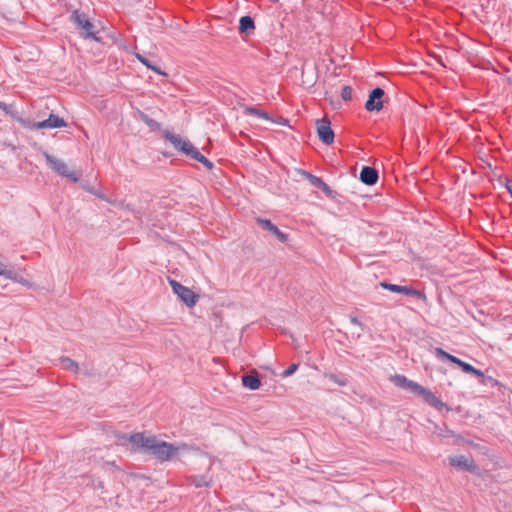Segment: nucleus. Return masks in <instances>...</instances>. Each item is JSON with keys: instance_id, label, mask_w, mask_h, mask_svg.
Listing matches in <instances>:
<instances>
[{"instance_id": "9", "label": "nucleus", "mask_w": 512, "mask_h": 512, "mask_svg": "<svg viewBox=\"0 0 512 512\" xmlns=\"http://www.w3.org/2000/svg\"><path fill=\"white\" fill-rule=\"evenodd\" d=\"M385 92L382 88L376 87L372 89L365 102V109L369 112L380 111L383 108V97Z\"/></svg>"}, {"instance_id": "6", "label": "nucleus", "mask_w": 512, "mask_h": 512, "mask_svg": "<svg viewBox=\"0 0 512 512\" xmlns=\"http://www.w3.org/2000/svg\"><path fill=\"white\" fill-rule=\"evenodd\" d=\"M169 283L172 287L173 292L188 307H193L197 303L198 295L195 294L190 288L182 285L181 283L173 279H171Z\"/></svg>"}, {"instance_id": "1", "label": "nucleus", "mask_w": 512, "mask_h": 512, "mask_svg": "<svg viewBox=\"0 0 512 512\" xmlns=\"http://www.w3.org/2000/svg\"><path fill=\"white\" fill-rule=\"evenodd\" d=\"M129 442L144 453L153 455L161 462L171 460L178 452V447L172 443L159 441L155 436H145L144 433L130 435Z\"/></svg>"}, {"instance_id": "36", "label": "nucleus", "mask_w": 512, "mask_h": 512, "mask_svg": "<svg viewBox=\"0 0 512 512\" xmlns=\"http://www.w3.org/2000/svg\"><path fill=\"white\" fill-rule=\"evenodd\" d=\"M5 107V104L0 102V108H4Z\"/></svg>"}, {"instance_id": "26", "label": "nucleus", "mask_w": 512, "mask_h": 512, "mask_svg": "<svg viewBox=\"0 0 512 512\" xmlns=\"http://www.w3.org/2000/svg\"><path fill=\"white\" fill-rule=\"evenodd\" d=\"M298 367H299V364H296V363L289 365L288 368L282 372L281 376L283 378L292 376L298 370Z\"/></svg>"}, {"instance_id": "34", "label": "nucleus", "mask_w": 512, "mask_h": 512, "mask_svg": "<svg viewBox=\"0 0 512 512\" xmlns=\"http://www.w3.org/2000/svg\"><path fill=\"white\" fill-rule=\"evenodd\" d=\"M445 435H453V431H452V430L447 429V430H446V434H445Z\"/></svg>"}, {"instance_id": "17", "label": "nucleus", "mask_w": 512, "mask_h": 512, "mask_svg": "<svg viewBox=\"0 0 512 512\" xmlns=\"http://www.w3.org/2000/svg\"><path fill=\"white\" fill-rule=\"evenodd\" d=\"M0 276H3L6 279H10V280H13L14 282H19V283H21L23 280L22 276H20L12 268H8L3 263H0Z\"/></svg>"}, {"instance_id": "18", "label": "nucleus", "mask_w": 512, "mask_h": 512, "mask_svg": "<svg viewBox=\"0 0 512 512\" xmlns=\"http://www.w3.org/2000/svg\"><path fill=\"white\" fill-rule=\"evenodd\" d=\"M243 111H244L245 115H253L260 119L271 120V118L267 112H265L257 107H254V106H245L243 108Z\"/></svg>"}, {"instance_id": "3", "label": "nucleus", "mask_w": 512, "mask_h": 512, "mask_svg": "<svg viewBox=\"0 0 512 512\" xmlns=\"http://www.w3.org/2000/svg\"><path fill=\"white\" fill-rule=\"evenodd\" d=\"M70 21L75 24L76 28L79 30L80 36L84 39H90L97 42L101 41L95 31L94 23L91 22L85 12H81L79 10L72 11L70 14Z\"/></svg>"}, {"instance_id": "24", "label": "nucleus", "mask_w": 512, "mask_h": 512, "mask_svg": "<svg viewBox=\"0 0 512 512\" xmlns=\"http://www.w3.org/2000/svg\"><path fill=\"white\" fill-rule=\"evenodd\" d=\"M303 174H304L305 178L309 181V183L312 186H314V187H316L318 189L324 183V181L320 177H318L316 175H313V174H311L309 172H306V171H304Z\"/></svg>"}, {"instance_id": "32", "label": "nucleus", "mask_w": 512, "mask_h": 512, "mask_svg": "<svg viewBox=\"0 0 512 512\" xmlns=\"http://www.w3.org/2000/svg\"><path fill=\"white\" fill-rule=\"evenodd\" d=\"M194 483H195L196 487H203V486H207L208 485V483L203 478H201L200 480L195 481Z\"/></svg>"}, {"instance_id": "20", "label": "nucleus", "mask_w": 512, "mask_h": 512, "mask_svg": "<svg viewBox=\"0 0 512 512\" xmlns=\"http://www.w3.org/2000/svg\"><path fill=\"white\" fill-rule=\"evenodd\" d=\"M136 58L144 65L146 66L148 69L154 71L155 73L159 74V75H166L165 72H163L161 70L160 67L154 65L149 59H147L145 56L139 54V53H136Z\"/></svg>"}, {"instance_id": "22", "label": "nucleus", "mask_w": 512, "mask_h": 512, "mask_svg": "<svg viewBox=\"0 0 512 512\" xmlns=\"http://www.w3.org/2000/svg\"><path fill=\"white\" fill-rule=\"evenodd\" d=\"M182 153L196 161L202 155L200 151L190 143V141L187 143V146L184 148Z\"/></svg>"}, {"instance_id": "16", "label": "nucleus", "mask_w": 512, "mask_h": 512, "mask_svg": "<svg viewBox=\"0 0 512 512\" xmlns=\"http://www.w3.org/2000/svg\"><path fill=\"white\" fill-rule=\"evenodd\" d=\"M255 30V22L251 16H242L239 20L240 33L251 35Z\"/></svg>"}, {"instance_id": "35", "label": "nucleus", "mask_w": 512, "mask_h": 512, "mask_svg": "<svg viewBox=\"0 0 512 512\" xmlns=\"http://www.w3.org/2000/svg\"><path fill=\"white\" fill-rule=\"evenodd\" d=\"M108 464H109V465H111V466H113L116 470H120V469L115 465V463H114V462H111V463H108Z\"/></svg>"}, {"instance_id": "4", "label": "nucleus", "mask_w": 512, "mask_h": 512, "mask_svg": "<svg viewBox=\"0 0 512 512\" xmlns=\"http://www.w3.org/2000/svg\"><path fill=\"white\" fill-rule=\"evenodd\" d=\"M43 157L46 160L47 165L58 175L69 179L70 181L76 183L79 181L81 177V172L79 171H69L68 166L65 162L56 157L50 155L47 151L42 152Z\"/></svg>"}, {"instance_id": "30", "label": "nucleus", "mask_w": 512, "mask_h": 512, "mask_svg": "<svg viewBox=\"0 0 512 512\" xmlns=\"http://www.w3.org/2000/svg\"><path fill=\"white\" fill-rule=\"evenodd\" d=\"M349 318H350V322L353 325H357L363 330V324L360 322V320L356 316L351 315Z\"/></svg>"}, {"instance_id": "21", "label": "nucleus", "mask_w": 512, "mask_h": 512, "mask_svg": "<svg viewBox=\"0 0 512 512\" xmlns=\"http://www.w3.org/2000/svg\"><path fill=\"white\" fill-rule=\"evenodd\" d=\"M325 378L342 387L348 384V379L342 374L328 373Z\"/></svg>"}, {"instance_id": "19", "label": "nucleus", "mask_w": 512, "mask_h": 512, "mask_svg": "<svg viewBox=\"0 0 512 512\" xmlns=\"http://www.w3.org/2000/svg\"><path fill=\"white\" fill-rule=\"evenodd\" d=\"M138 115H139V119L145 123L152 131H157L161 128V125L160 123H158L156 120H154L153 118H151L149 115H147L146 113L142 112V111H139L138 112Z\"/></svg>"}, {"instance_id": "11", "label": "nucleus", "mask_w": 512, "mask_h": 512, "mask_svg": "<svg viewBox=\"0 0 512 512\" xmlns=\"http://www.w3.org/2000/svg\"><path fill=\"white\" fill-rule=\"evenodd\" d=\"M62 127H67V123L63 118L53 113H51L47 119L33 124V128L35 129H54Z\"/></svg>"}, {"instance_id": "27", "label": "nucleus", "mask_w": 512, "mask_h": 512, "mask_svg": "<svg viewBox=\"0 0 512 512\" xmlns=\"http://www.w3.org/2000/svg\"><path fill=\"white\" fill-rule=\"evenodd\" d=\"M327 197L334 198L335 192L331 189V187L325 182L319 188Z\"/></svg>"}, {"instance_id": "15", "label": "nucleus", "mask_w": 512, "mask_h": 512, "mask_svg": "<svg viewBox=\"0 0 512 512\" xmlns=\"http://www.w3.org/2000/svg\"><path fill=\"white\" fill-rule=\"evenodd\" d=\"M164 138L168 140L177 151L180 152H183L184 148L189 142L188 140H184L179 135H176L170 131H165Z\"/></svg>"}, {"instance_id": "8", "label": "nucleus", "mask_w": 512, "mask_h": 512, "mask_svg": "<svg viewBox=\"0 0 512 512\" xmlns=\"http://www.w3.org/2000/svg\"><path fill=\"white\" fill-rule=\"evenodd\" d=\"M316 128L318 138L323 144L330 145L334 142L335 133L331 128L329 119L322 118L317 120Z\"/></svg>"}, {"instance_id": "5", "label": "nucleus", "mask_w": 512, "mask_h": 512, "mask_svg": "<svg viewBox=\"0 0 512 512\" xmlns=\"http://www.w3.org/2000/svg\"><path fill=\"white\" fill-rule=\"evenodd\" d=\"M435 355L439 360H442V361L447 360V361H450L451 363L456 364L465 373L474 374L478 378L484 377V373L481 370L476 369L471 364L462 361L461 359L457 358L454 355L449 354L448 352L444 351L442 348H435Z\"/></svg>"}, {"instance_id": "23", "label": "nucleus", "mask_w": 512, "mask_h": 512, "mask_svg": "<svg viewBox=\"0 0 512 512\" xmlns=\"http://www.w3.org/2000/svg\"><path fill=\"white\" fill-rule=\"evenodd\" d=\"M61 367L65 370L77 372L78 364L69 357L60 358Z\"/></svg>"}, {"instance_id": "10", "label": "nucleus", "mask_w": 512, "mask_h": 512, "mask_svg": "<svg viewBox=\"0 0 512 512\" xmlns=\"http://www.w3.org/2000/svg\"><path fill=\"white\" fill-rule=\"evenodd\" d=\"M449 463L452 467H456L468 472H474L477 469L474 460L464 455L450 456Z\"/></svg>"}, {"instance_id": "28", "label": "nucleus", "mask_w": 512, "mask_h": 512, "mask_svg": "<svg viewBox=\"0 0 512 512\" xmlns=\"http://www.w3.org/2000/svg\"><path fill=\"white\" fill-rule=\"evenodd\" d=\"M197 161L202 163L209 170H211L214 167L213 163L204 155H201Z\"/></svg>"}, {"instance_id": "14", "label": "nucleus", "mask_w": 512, "mask_h": 512, "mask_svg": "<svg viewBox=\"0 0 512 512\" xmlns=\"http://www.w3.org/2000/svg\"><path fill=\"white\" fill-rule=\"evenodd\" d=\"M241 381L242 385L250 390H257L261 386V379L256 371L242 375Z\"/></svg>"}, {"instance_id": "7", "label": "nucleus", "mask_w": 512, "mask_h": 512, "mask_svg": "<svg viewBox=\"0 0 512 512\" xmlns=\"http://www.w3.org/2000/svg\"><path fill=\"white\" fill-rule=\"evenodd\" d=\"M379 285L383 289L389 290L394 293L412 296V297H415V298H417L419 300H423V301H426V299H427L426 294L423 291L414 289L413 287H410V286H401V285H397V284H391V283H388L385 281L380 282Z\"/></svg>"}, {"instance_id": "2", "label": "nucleus", "mask_w": 512, "mask_h": 512, "mask_svg": "<svg viewBox=\"0 0 512 512\" xmlns=\"http://www.w3.org/2000/svg\"><path fill=\"white\" fill-rule=\"evenodd\" d=\"M392 382L397 387L408 390L414 395L420 397L424 403L438 411H442L443 409H445L446 411L451 410V408L446 403L442 402L437 396H435V394L431 390L421 386L417 382L409 380L404 375L397 374L393 376Z\"/></svg>"}, {"instance_id": "13", "label": "nucleus", "mask_w": 512, "mask_h": 512, "mask_svg": "<svg viewBox=\"0 0 512 512\" xmlns=\"http://www.w3.org/2000/svg\"><path fill=\"white\" fill-rule=\"evenodd\" d=\"M359 179L362 183L372 186L377 183L379 174L374 167L363 166L360 171Z\"/></svg>"}, {"instance_id": "29", "label": "nucleus", "mask_w": 512, "mask_h": 512, "mask_svg": "<svg viewBox=\"0 0 512 512\" xmlns=\"http://www.w3.org/2000/svg\"><path fill=\"white\" fill-rule=\"evenodd\" d=\"M81 187H82L84 190H86V191L90 192L91 194H94V195H96V196H98V197H100V198H103V197H102L100 194H98V192H97L93 187H91L88 183H81Z\"/></svg>"}, {"instance_id": "12", "label": "nucleus", "mask_w": 512, "mask_h": 512, "mask_svg": "<svg viewBox=\"0 0 512 512\" xmlns=\"http://www.w3.org/2000/svg\"><path fill=\"white\" fill-rule=\"evenodd\" d=\"M257 223L264 229L271 232L275 237L282 243L288 240V235L282 232L276 225H274L269 219L257 218Z\"/></svg>"}, {"instance_id": "31", "label": "nucleus", "mask_w": 512, "mask_h": 512, "mask_svg": "<svg viewBox=\"0 0 512 512\" xmlns=\"http://www.w3.org/2000/svg\"><path fill=\"white\" fill-rule=\"evenodd\" d=\"M505 187L508 191V193L510 194V196L512 197V180L511 179H506V183H505Z\"/></svg>"}, {"instance_id": "33", "label": "nucleus", "mask_w": 512, "mask_h": 512, "mask_svg": "<svg viewBox=\"0 0 512 512\" xmlns=\"http://www.w3.org/2000/svg\"><path fill=\"white\" fill-rule=\"evenodd\" d=\"M95 488L103 489V488H104V483H103V481L99 480V481L95 484Z\"/></svg>"}, {"instance_id": "25", "label": "nucleus", "mask_w": 512, "mask_h": 512, "mask_svg": "<svg viewBox=\"0 0 512 512\" xmlns=\"http://www.w3.org/2000/svg\"><path fill=\"white\" fill-rule=\"evenodd\" d=\"M352 92H353V89L351 86H344L341 90V98L344 100V101H350L352 99Z\"/></svg>"}]
</instances>
